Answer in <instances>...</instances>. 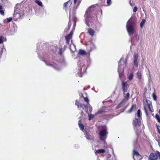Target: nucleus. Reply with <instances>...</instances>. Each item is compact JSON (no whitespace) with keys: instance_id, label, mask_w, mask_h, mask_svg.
Returning a JSON list of instances; mask_svg holds the SVG:
<instances>
[{"instance_id":"1","label":"nucleus","mask_w":160,"mask_h":160,"mask_svg":"<svg viewBox=\"0 0 160 160\" xmlns=\"http://www.w3.org/2000/svg\"><path fill=\"white\" fill-rule=\"evenodd\" d=\"M85 23L88 27L90 26V23H93L94 21H98V19L96 15L92 14L90 9H87L84 15Z\"/></svg>"},{"instance_id":"34","label":"nucleus","mask_w":160,"mask_h":160,"mask_svg":"<svg viewBox=\"0 0 160 160\" xmlns=\"http://www.w3.org/2000/svg\"><path fill=\"white\" fill-rule=\"evenodd\" d=\"M152 97L154 100L155 101L157 100V97L155 93H153L152 94Z\"/></svg>"},{"instance_id":"3","label":"nucleus","mask_w":160,"mask_h":160,"mask_svg":"<svg viewBox=\"0 0 160 160\" xmlns=\"http://www.w3.org/2000/svg\"><path fill=\"white\" fill-rule=\"evenodd\" d=\"M134 22L132 21H129L126 26L129 35H133L134 33Z\"/></svg>"},{"instance_id":"29","label":"nucleus","mask_w":160,"mask_h":160,"mask_svg":"<svg viewBox=\"0 0 160 160\" xmlns=\"http://www.w3.org/2000/svg\"><path fill=\"white\" fill-rule=\"evenodd\" d=\"M130 96V94L129 92H128L126 95V96H124L125 98L126 99V101L128 100Z\"/></svg>"},{"instance_id":"11","label":"nucleus","mask_w":160,"mask_h":160,"mask_svg":"<svg viewBox=\"0 0 160 160\" xmlns=\"http://www.w3.org/2000/svg\"><path fill=\"white\" fill-rule=\"evenodd\" d=\"M149 160H157L158 156L155 153H151L150 154L149 157Z\"/></svg>"},{"instance_id":"10","label":"nucleus","mask_w":160,"mask_h":160,"mask_svg":"<svg viewBox=\"0 0 160 160\" xmlns=\"http://www.w3.org/2000/svg\"><path fill=\"white\" fill-rule=\"evenodd\" d=\"M72 31H71L68 35L66 36L65 37L66 43L68 44H69L70 40L72 38Z\"/></svg>"},{"instance_id":"37","label":"nucleus","mask_w":160,"mask_h":160,"mask_svg":"<svg viewBox=\"0 0 160 160\" xmlns=\"http://www.w3.org/2000/svg\"><path fill=\"white\" fill-rule=\"evenodd\" d=\"M138 8H137L136 7H135L133 9V12H136V11H137Z\"/></svg>"},{"instance_id":"41","label":"nucleus","mask_w":160,"mask_h":160,"mask_svg":"<svg viewBox=\"0 0 160 160\" xmlns=\"http://www.w3.org/2000/svg\"><path fill=\"white\" fill-rule=\"evenodd\" d=\"M0 13L2 15H4V12L2 9H0Z\"/></svg>"},{"instance_id":"22","label":"nucleus","mask_w":160,"mask_h":160,"mask_svg":"<svg viewBox=\"0 0 160 160\" xmlns=\"http://www.w3.org/2000/svg\"><path fill=\"white\" fill-rule=\"evenodd\" d=\"M79 53L81 55H84L86 54V52L83 50L80 49L79 51Z\"/></svg>"},{"instance_id":"31","label":"nucleus","mask_w":160,"mask_h":160,"mask_svg":"<svg viewBox=\"0 0 160 160\" xmlns=\"http://www.w3.org/2000/svg\"><path fill=\"white\" fill-rule=\"evenodd\" d=\"M81 103H80L79 102V101L78 100H77L75 101V105L77 106L78 109L79 108V106Z\"/></svg>"},{"instance_id":"4","label":"nucleus","mask_w":160,"mask_h":160,"mask_svg":"<svg viewBox=\"0 0 160 160\" xmlns=\"http://www.w3.org/2000/svg\"><path fill=\"white\" fill-rule=\"evenodd\" d=\"M108 132L106 129H103L101 130L99 132V138L101 140L104 141L107 138V134Z\"/></svg>"},{"instance_id":"15","label":"nucleus","mask_w":160,"mask_h":160,"mask_svg":"<svg viewBox=\"0 0 160 160\" xmlns=\"http://www.w3.org/2000/svg\"><path fill=\"white\" fill-rule=\"evenodd\" d=\"M88 32L92 36H93L94 35L95 33V31L91 28H89L88 29Z\"/></svg>"},{"instance_id":"27","label":"nucleus","mask_w":160,"mask_h":160,"mask_svg":"<svg viewBox=\"0 0 160 160\" xmlns=\"http://www.w3.org/2000/svg\"><path fill=\"white\" fill-rule=\"evenodd\" d=\"M106 112V111L104 109H102L99 110L98 112L97 113L98 114H100V113H105Z\"/></svg>"},{"instance_id":"51","label":"nucleus","mask_w":160,"mask_h":160,"mask_svg":"<svg viewBox=\"0 0 160 160\" xmlns=\"http://www.w3.org/2000/svg\"><path fill=\"white\" fill-rule=\"evenodd\" d=\"M70 22V21H69V22H68V24H69V23Z\"/></svg>"},{"instance_id":"32","label":"nucleus","mask_w":160,"mask_h":160,"mask_svg":"<svg viewBox=\"0 0 160 160\" xmlns=\"http://www.w3.org/2000/svg\"><path fill=\"white\" fill-rule=\"evenodd\" d=\"M85 137L87 139H90V136L88 133H86Z\"/></svg>"},{"instance_id":"23","label":"nucleus","mask_w":160,"mask_h":160,"mask_svg":"<svg viewBox=\"0 0 160 160\" xmlns=\"http://www.w3.org/2000/svg\"><path fill=\"white\" fill-rule=\"evenodd\" d=\"M137 76L138 78L139 79H141L142 78V74L141 72L139 71H138L137 72Z\"/></svg>"},{"instance_id":"45","label":"nucleus","mask_w":160,"mask_h":160,"mask_svg":"<svg viewBox=\"0 0 160 160\" xmlns=\"http://www.w3.org/2000/svg\"><path fill=\"white\" fill-rule=\"evenodd\" d=\"M44 62H45V63H46V64L48 65V66H50V65L49 64H48V63L47 62V61H46L45 60H44Z\"/></svg>"},{"instance_id":"30","label":"nucleus","mask_w":160,"mask_h":160,"mask_svg":"<svg viewBox=\"0 0 160 160\" xmlns=\"http://www.w3.org/2000/svg\"><path fill=\"white\" fill-rule=\"evenodd\" d=\"M155 118L157 120L158 122L160 123V117L159 115L158 114L155 115Z\"/></svg>"},{"instance_id":"39","label":"nucleus","mask_w":160,"mask_h":160,"mask_svg":"<svg viewBox=\"0 0 160 160\" xmlns=\"http://www.w3.org/2000/svg\"><path fill=\"white\" fill-rule=\"evenodd\" d=\"M156 126L158 133L160 134V127L158 126L157 125Z\"/></svg>"},{"instance_id":"28","label":"nucleus","mask_w":160,"mask_h":160,"mask_svg":"<svg viewBox=\"0 0 160 160\" xmlns=\"http://www.w3.org/2000/svg\"><path fill=\"white\" fill-rule=\"evenodd\" d=\"M145 20L144 19H143L142 20V21L140 22V27L141 28H142L145 24Z\"/></svg>"},{"instance_id":"25","label":"nucleus","mask_w":160,"mask_h":160,"mask_svg":"<svg viewBox=\"0 0 160 160\" xmlns=\"http://www.w3.org/2000/svg\"><path fill=\"white\" fill-rule=\"evenodd\" d=\"M133 77V73L132 72L130 73L128 77V79L129 80H132Z\"/></svg>"},{"instance_id":"2","label":"nucleus","mask_w":160,"mask_h":160,"mask_svg":"<svg viewBox=\"0 0 160 160\" xmlns=\"http://www.w3.org/2000/svg\"><path fill=\"white\" fill-rule=\"evenodd\" d=\"M146 102L147 104H146L144 103L143 104V108L145 111L146 115L147 116H148V110L147 109V107L149 110L151 112H153L154 109L152 105V103L151 101L147 99L146 100Z\"/></svg>"},{"instance_id":"52","label":"nucleus","mask_w":160,"mask_h":160,"mask_svg":"<svg viewBox=\"0 0 160 160\" xmlns=\"http://www.w3.org/2000/svg\"><path fill=\"white\" fill-rule=\"evenodd\" d=\"M70 26H71V25H70V26L69 27V28Z\"/></svg>"},{"instance_id":"17","label":"nucleus","mask_w":160,"mask_h":160,"mask_svg":"<svg viewBox=\"0 0 160 160\" xmlns=\"http://www.w3.org/2000/svg\"><path fill=\"white\" fill-rule=\"evenodd\" d=\"M140 126H139V127H134V131L136 132L137 134L140 132Z\"/></svg>"},{"instance_id":"12","label":"nucleus","mask_w":160,"mask_h":160,"mask_svg":"<svg viewBox=\"0 0 160 160\" xmlns=\"http://www.w3.org/2000/svg\"><path fill=\"white\" fill-rule=\"evenodd\" d=\"M137 108V105L135 104H134L132 105L131 108L128 111V113H131L132 111H134Z\"/></svg>"},{"instance_id":"9","label":"nucleus","mask_w":160,"mask_h":160,"mask_svg":"<svg viewBox=\"0 0 160 160\" xmlns=\"http://www.w3.org/2000/svg\"><path fill=\"white\" fill-rule=\"evenodd\" d=\"M133 64L136 67H138V54L137 53H135L133 56Z\"/></svg>"},{"instance_id":"13","label":"nucleus","mask_w":160,"mask_h":160,"mask_svg":"<svg viewBox=\"0 0 160 160\" xmlns=\"http://www.w3.org/2000/svg\"><path fill=\"white\" fill-rule=\"evenodd\" d=\"M72 3V1L69 0L68 1L65 2L63 4V8L65 10H67L68 8V4L69 3L71 4Z\"/></svg>"},{"instance_id":"44","label":"nucleus","mask_w":160,"mask_h":160,"mask_svg":"<svg viewBox=\"0 0 160 160\" xmlns=\"http://www.w3.org/2000/svg\"><path fill=\"white\" fill-rule=\"evenodd\" d=\"M81 114L82 116H83L84 115V112L82 111H81Z\"/></svg>"},{"instance_id":"7","label":"nucleus","mask_w":160,"mask_h":160,"mask_svg":"<svg viewBox=\"0 0 160 160\" xmlns=\"http://www.w3.org/2000/svg\"><path fill=\"white\" fill-rule=\"evenodd\" d=\"M122 89L123 92V94H124V92H126L129 87V85L128 83L127 82L122 81Z\"/></svg>"},{"instance_id":"43","label":"nucleus","mask_w":160,"mask_h":160,"mask_svg":"<svg viewBox=\"0 0 160 160\" xmlns=\"http://www.w3.org/2000/svg\"><path fill=\"white\" fill-rule=\"evenodd\" d=\"M3 42V40L1 37H0V44H1Z\"/></svg>"},{"instance_id":"16","label":"nucleus","mask_w":160,"mask_h":160,"mask_svg":"<svg viewBox=\"0 0 160 160\" xmlns=\"http://www.w3.org/2000/svg\"><path fill=\"white\" fill-rule=\"evenodd\" d=\"M87 106H88V108L87 110L86 111V112L87 113L89 114V112H88V111H89V112L90 113L92 112V107L90 106V104H88L87 105Z\"/></svg>"},{"instance_id":"24","label":"nucleus","mask_w":160,"mask_h":160,"mask_svg":"<svg viewBox=\"0 0 160 160\" xmlns=\"http://www.w3.org/2000/svg\"><path fill=\"white\" fill-rule=\"evenodd\" d=\"M81 97L83 98L84 101L87 103V105L89 104V101L87 97H84L82 94Z\"/></svg>"},{"instance_id":"35","label":"nucleus","mask_w":160,"mask_h":160,"mask_svg":"<svg viewBox=\"0 0 160 160\" xmlns=\"http://www.w3.org/2000/svg\"><path fill=\"white\" fill-rule=\"evenodd\" d=\"M3 52V48H1L0 47V58L1 57V56Z\"/></svg>"},{"instance_id":"50","label":"nucleus","mask_w":160,"mask_h":160,"mask_svg":"<svg viewBox=\"0 0 160 160\" xmlns=\"http://www.w3.org/2000/svg\"><path fill=\"white\" fill-rule=\"evenodd\" d=\"M159 113L160 114V109L159 110Z\"/></svg>"},{"instance_id":"14","label":"nucleus","mask_w":160,"mask_h":160,"mask_svg":"<svg viewBox=\"0 0 160 160\" xmlns=\"http://www.w3.org/2000/svg\"><path fill=\"white\" fill-rule=\"evenodd\" d=\"M126 102V99L124 98L121 102L116 107V108L118 109L121 107L123 105H124Z\"/></svg>"},{"instance_id":"36","label":"nucleus","mask_w":160,"mask_h":160,"mask_svg":"<svg viewBox=\"0 0 160 160\" xmlns=\"http://www.w3.org/2000/svg\"><path fill=\"white\" fill-rule=\"evenodd\" d=\"M107 3L108 5H110L111 4V0H107Z\"/></svg>"},{"instance_id":"47","label":"nucleus","mask_w":160,"mask_h":160,"mask_svg":"<svg viewBox=\"0 0 160 160\" xmlns=\"http://www.w3.org/2000/svg\"><path fill=\"white\" fill-rule=\"evenodd\" d=\"M2 9V6L1 5H0V9Z\"/></svg>"},{"instance_id":"8","label":"nucleus","mask_w":160,"mask_h":160,"mask_svg":"<svg viewBox=\"0 0 160 160\" xmlns=\"http://www.w3.org/2000/svg\"><path fill=\"white\" fill-rule=\"evenodd\" d=\"M133 127H139V126L141 125V121L139 118H135L134 119L132 122Z\"/></svg>"},{"instance_id":"19","label":"nucleus","mask_w":160,"mask_h":160,"mask_svg":"<svg viewBox=\"0 0 160 160\" xmlns=\"http://www.w3.org/2000/svg\"><path fill=\"white\" fill-rule=\"evenodd\" d=\"M78 125L81 130L83 131L84 129V126L81 123V120H80L78 121Z\"/></svg>"},{"instance_id":"18","label":"nucleus","mask_w":160,"mask_h":160,"mask_svg":"<svg viewBox=\"0 0 160 160\" xmlns=\"http://www.w3.org/2000/svg\"><path fill=\"white\" fill-rule=\"evenodd\" d=\"M88 108L87 105H85L83 103H81L79 106V108L78 109L80 110V108H82L83 109H84L85 108Z\"/></svg>"},{"instance_id":"49","label":"nucleus","mask_w":160,"mask_h":160,"mask_svg":"<svg viewBox=\"0 0 160 160\" xmlns=\"http://www.w3.org/2000/svg\"><path fill=\"white\" fill-rule=\"evenodd\" d=\"M130 4L131 5V6H132V3H131V1H130Z\"/></svg>"},{"instance_id":"20","label":"nucleus","mask_w":160,"mask_h":160,"mask_svg":"<svg viewBox=\"0 0 160 160\" xmlns=\"http://www.w3.org/2000/svg\"><path fill=\"white\" fill-rule=\"evenodd\" d=\"M137 117L138 118L140 119V118H141L142 116V113L140 109H138V110L137 113Z\"/></svg>"},{"instance_id":"26","label":"nucleus","mask_w":160,"mask_h":160,"mask_svg":"<svg viewBox=\"0 0 160 160\" xmlns=\"http://www.w3.org/2000/svg\"><path fill=\"white\" fill-rule=\"evenodd\" d=\"M35 2L39 6H42V3L39 0H36Z\"/></svg>"},{"instance_id":"40","label":"nucleus","mask_w":160,"mask_h":160,"mask_svg":"<svg viewBox=\"0 0 160 160\" xmlns=\"http://www.w3.org/2000/svg\"><path fill=\"white\" fill-rule=\"evenodd\" d=\"M7 22H10L12 20V18H7Z\"/></svg>"},{"instance_id":"33","label":"nucleus","mask_w":160,"mask_h":160,"mask_svg":"<svg viewBox=\"0 0 160 160\" xmlns=\"http://www.w3.org/2000/svg\"><path fill=\"white\" fill-rule=\"evenodd\" d=\"M88 120H91L94 117L93 116L92 114H88Z\"/></svg>"},{"instance_id":"21","label":"nucleus","mask_w":160,"mask_h":160,"mask_svg":"<svg viewBox=\"0 0 160 160\" xmlns=\"http://www.w3.org/2000/svg\"><path fill=\"white\" fill-rule=\"evenodd\" d=\"M105 152V150L103 149H99L96 151L95 152V153L97 154V153H104Z\"/></svg>"},{"instance_id":"5","label":"nucleus","mask_w":160,"mask_h":160,"mask_svg":"<svg viewBox=\"0 0 160 160\" xmlns=\"http://www.w3.org/2000/svg\"><path fill=\"white\" fill-rule=\"evenodd\" d=\"M122 61L123 62V65H124V67H125L126 66L127 64V60H126L125 61H124L123 58H121L119 60V61L118 63V72H119V77L120 78H121L123 75L124 73V69H123L121 72H120L119 69L121 67V64H120L121 62Z\"/></svg>"},{"instance_id":"48","label":"nucleus","mask_w":160,"mask_h":160,"mask_svg":"<svg viewBox=\"0 0 160 160\" xmlns=\"http://www.w3.org/2000/svg\"><path fill=\"white\" fill-rule=\"evenodd\" d=\"M59 53H60V54H62V51H61V49L60 50V51H59Z\"/></svg>"},{"instance_id":"6","label":"nucleus","mask_w":160,"mask_h":160,"mask_svg":"<svg viewBox=\"0 0 160 160\" xmlns=\"http://www.w3.org/2000/svg\"><path fill=\"white\" fill-rule=\"evenodd\" d=\"M132 154L134 160H140L142 158L139 152L135 149L133 150Z\"/></svg>"},{"instance_id":"46","label":"nucleus","mask_w":160,"mask_h":160,"mask_svg":"<svg viewBox=\"0 0 160 160\" xmlns=\"http://www.w3.org/2000/svg\"><path fill=\"white\" fill-rule=\"evenodd\" d=\"M77 0H74V4H75L76 3V2H77Z\"/></svg>"},{"instance_id":"42","label":"nucleus","mask_w":160,"mask_h":160,"mask_svg":"<svg viewBox=\"0 0 160 160\" xmlns=\"http://www.w3.org/2000/svg\"><path fill=\"white\" fill-rule=\"evenodd\" d=\"M156 152L157 153V154H158V155L159 157V158L160 159V152L158 151H157Z\"/></svg>"},{"instance_id":"38","label":"nucleus","mask_w":160,"mask_h":160,"mask_svg":"<svg viewBox=\"0 0 160 160\" xmlns=\"http://www.w3.org/2000/svg\"><path fill=\"white\" fill-rule=\"evenodd\" d=\"M156 126L158 133L160 134V127L158 126L157 125Z\"/></svg>"}]
</instances>
